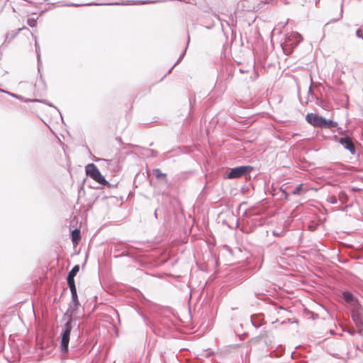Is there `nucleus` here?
Returning a JSON list of instances; mask_svg holds the SVG:
<instances>
[{
	"label": "nucleus",
	"instance_id": "obj_6",
	"mask_svg": "<svg viewBox=\"0 0 363 363\" xmlns=\"http://www.w3.org/2000/svg\"><path fill=\"white\" fill-rule=\"evenodd\" d=\"M303 40L302 35L297 32H292L286 35V46H290L291 48H294Z\"/></svg>",
	"mask_w": 363,
	"mask_h": 363
},
{
	"label": "nucleus",
	"instance_id": "obj_12",
	"mask_svg": "<svg viewBox=\"0 0 363 363\" xmlns=\"http://www.w3.org/2000/svg\"><path fill=\"white\" fill-rule=\"evenodd\" d=\"M153 174L155 176L156 178L157 179H163L165 182H167V175L166 174L164 173H162L160 169L158 168H156L155 169H153Z\"/></svg>",
	"mask_w": 363,
	"mask_h": 363
},
{
	"label": "nucleus",
	"instance_id": "obj_22",
	"mask_svg": "<svg viewBox=\"0 0 363 363\" xmlns=\"http://www.w3.org/2000/svg\"><path fill=\"white\" fill-rule=\"evenodd\" d=\"M27 23L30 27H35L36 24H37L36 19H35V18H28L27 20Z\"/></svg>",
	"mask_w": 363,
	"mask_h": 363
},
{
	"label": "nucleus",
	"instance_id": "obj_25",
	"mask_svg": "<svg viewBox=\"0 0 363 363\" xmlns=\"http://www.w3.org/2000/svg\"><path fill=\"white\" fill-rule=\"evenodd\" d=\"M343 4L342 3L341 4V9H340V14H339V17H337V18L334 19V21H339L342 17V13H343Z\"/></svg>",
	"mask_w": 363,
	"mask_h": 363
},
{
	"label": "nucleus",
	"instance_id": "obj_18",
	"mask_svg": "<svg viewBox=\"0 0 363 363\" xmlns=\"http://www.w3.org/2000/svg\"><path fill=\"white\" fill-rule=\"evenodd\" d=\"M0 91H1V92H3V93H5V94H7L10 95L11 96L14 97V98H16V99H21H21H23V97H22L21 96H19V95H17V94H13V93L9 92V91H5V90H4V89H0Z\"/></svg>",
	"mask_w": 363,
	"mask_h": 363
},
{
	"label": "nucleus",
	"instance_id": "obj_2",
	"mask_svg": "<svg viewBox=\"0 0 363 363\" xmlns=\"http://www.w3.org/2000/svg\"><path fill=\"white\" fill-rule=\"evenodd\" d=\"M69 319L65 324L60 335V351L63 354L69 352V342L70 340V333L73 328L74 316H68Z\"/></svg>",
	"mask_w": 363,
	"mask_h": 363
},
{
	"label": "nucleus",
	"instance_id": "obj_29",
	"mask_svg": "<svg viewBox=\"0 0 363 363\" xmlns=\"http://www.w3.org/2000/svg\"><path fill=\"white\" fill-rule=\"evenodd\" d=\"M308 94L310 95H313V92H312V89H311V87L310 86L309 89H308Z\"/></svg>",
	"mask_w": 363,
	"mask_h": 363
},
{
	"label": "nucleus",
	"instance_id": "obj_24",
	"mask_svg": "<svg viewBox=\"0 0 363 363\" xmlns=\"http://www.w3.org/2000/svg\"><path fill=\"white\" fill-rule=\"evenodd\" d=\"M327 201L330 203L335 204L337 203V199L335 196H330L328 198Z\"/></svg>",
	"mask_w": 363,
	"mask_h": 363
},
{
	"label": "nucleus",
	"instance_id": "obj_30",
	"mask_svg": "<svg viewBox=\"0 0 363 363\" xmlns=\"http://www.w3.org/2000/svg\"><path fill=\"white\" fill-rule=\"evenodd\" d=\"M116 140H118L120 143H122V140H121V138L117 137V138H116Z\"/></svg>",
	"mask_w": 363,
	"mask_h": 363
},
{
	"label": "nucleus",
	"instance_id": "obj_21",
	"mask_svg": "<svg viewBox=\"0 0 363 363\" xmlns=\"http://www.w3.org/2000/svg\"><path fill=\"white\" fill-rule=\"evenodd\" d=\"M302 190V184L298 185L294 189V191H292V194L294 195H298L301 193Z\"/></svg>",
	"mask_w": 363,
	"mask_h": 363
},
{
	"label": "nucleus",
	"instance_id": "obj_26",
	"mask_svg": "<svg viewBox=\"0 0 363 363\" xmlns=\"http://www.w3.org/2000/svg\"><path fill=\"white\" fill-rule=\"evenodd\" d=\"M356 35H357V37L362 38L363 39V36L360 34V30H357L356 31Z\"/></svg>",
	"mask_w": 363,
	"mask_h": 363
},
{
	"label": "nucleus",
	"instance_id": "obj_13",
	"mask_svg": "<svg viewBox=\"0 0 363 363\" xmlns=\"http://www.w3.org/2000/svg\"><path fill=\"white\" fill-rule=\"evenodd\" d=\"M67 283L69 287L70 291L77 290L74 282V277L67 275Z\"/></svg>",
	"mask_w": 363,
	"mask_h": 363
},
{
	"label": "nucleus",
	"instance_id": "obj_34",
	"mask_svg": "<svg viewBox=\"0 0 363 363\" xmlns=\"http://www.w3.org/2000/svg\"><path fill=\"white\" fill-rule=\"evenodd\" d=\"M25 1H28V2H30V3L31 2V1H30V0H25Z\"/></svg>",
	"mask_w": 363,
	"mask_h": 363
},
{
	"label": "nucleus",
	"instance_id": "obj_4",
	"mask_svg": "<svg viewBox=\"0 0 363 363\" xmlns=\"http://www.w3.org/2000/svg\"><path fill=\"white\" fill-rule=\"evenodd\" d=\"M253 169L250 165L239 166L232 168L228 174V179L239 178L249 174Z\"/></svg>",
	"mask_w": 363,
	"mask_h": 363
},
{
	"label": "nucleus",
	"instance_id": "obj_14",
	"mask_svg": "<svg viewBox=\"0 0 363 363\" xmlns=\"http://www.w3.org/2000/svg\"><path fill=\"white\" fill-rule=\"evenodd\" d=\"M72 240L74 243H77L80 240V230L74 229L72 231Z\"/></svg>",
	"mask_w": 363,
	"mask_h": 363
},
{
	"label": "nucleus",
	"instance_id": "obj_16",
	"mask_svg": "<svg viewBox=\"0 0 363 363\" xmlns=\"http://www.w3.org/2000/svg\"><path fill=\"white\" fill-rule=\"evenodd\" d=\"M79 265H75V266H74L72 267V269L68 273L67 275H69L70 277H74L77 275V274L79 272Z\"/></svg>",
	"mask_w": 363,
	"mask_h": 363
},
{
	"label": "nucleus",
	"instance_id": "obj_19",
	"mask_svg": "<svg viewBox=\"0 0 363 363\" xmlns=\"http://www.w3.org/2000/svg\"><path fill=\"white\" fill-rule=\"evenodd\" d=\"M250 321L252 325L256 328H259L262 324L261 321L256 320L255 318H254L252 316L251 317Z\"/></svg>",
	"mask_w": 363,
	"mask_h": 363
},
{
	"label": "nucleus",
	"instance_id": "obj_5",
	"mask_svg": "<svg viewBox=\"0 0 363 363\" xmlns=\"http://www.w3.org/2000/svg\"><path fill=\"white\" fill-rule=\"evenodd\" d=\"M70 292L72 295V301L69 304V308L64 314V317L74 316L79 306L77 290L72 291Z\"/></svg>",
	"mask_w": 363,
	"mask_h": 363
},
{
	"label": "nucleus",
	"instance_id": "obj_28",
	"mask_svg": "<svg viewBox=\"0 0 363 363\" xmlns=\"http://www.w3.org/2000/svg\"><path fill=\"white\" fill-rule=\"evenodd\" d=\"M160 1H143V4H150V3H157V2H159Z\"/></svg>",
	"mask_w": 363,
	"mask_h": 363
},
{
	"label": "nucleus",
	"instance_id": "obj_3",
	"mask_svg": "<svg viewBox=\"0 0 363 363\" xmlns=\"http://www.w3.org/2000/svg\"><path fill=\"white\" fill-rule=\"evenodd\" d=\"M85 171L88 176L99 184L102 185L108 184V182L105 179L104 177L101 175L100 171L94 164L91 163L87 164L85 167Z\"/></svg>",
	"mask_w": 363,
	"mask_h": 363
},
{
	"label": "nucleus",
	"instance_id": "obj_31",
	"mask_svg": "<svg viewBox=\"0 0 363 363\" xmlns=\"http://www.w3.org/2000/svg\"><path fill=\"white\" fill-rule=\"evenodd\" d=\"M189 41H190V38H189V35L188 36V40H187V45L189 43Z\"/></svg>",
	"mask_w": 363,
	"mask_h": 363
},
{
	"label": "nucleus",
	"instance_id": "obj_1",
	"mask_svg": "<svg viewBox=\"0 0 363 363\" xmlns=\"http://www.w3.org/2000/svg\"><path fill=\"white\" fill-rule=\"evenodd\" d=\"M245 3H248L246 0L240 1L238 3L237 8L233 15H231V23H227L228 26H236L240 23L242 26H250L255 21V16L253 11V7L246 6Z\"/></svg>",
	"mask_w": 363,
	"mask_h": 363
},
{
	"label": "nucleus",
	"instance_id": "obj_20",
	"mask_svg": "<svg viewBox=\"0 0 363 363\" xmlns=\"http://www.w3.org/2000/svg\"><path fill=\"white\" fill-rule=\"evenodd\" d=\"M128 5L129 2L110 3V4H89V5Z\"/></svg>",
	"mask_w": 363,
	"mask_h": 363
},
{
	"label": "nucleus",
	"instance_id": "obj_15",
	"mask_svg": "<svg viewBox=\"0 0 363 363\" xmlns=\"http://www.w3.org/2000/svg\"><path fill=\"white\" fill-rule=\"evenodd\" d=\"M16 35V34H11L10 36L9 34H7L4 42L0 46V49H4V48H6L11 42V40L15 38Z\"/></svg>",
	"mask_w": 363,
	"mask_h": 363
},
{
	"label": "nucleus",
	"instance_id": "obj_33",
	"mask_svg": "<svg viewBox=\"0 0 363 363\" xmlns=\"http://www.w3.org/2000/svg\"><path fill=\"white\" fill-rule=\"evenodd\" d=\"M154 215H155V218H157V210H155Z\"/></svg>",
	"mask_w": 363,
	"mask_h": 363
},
{
	"label": "nucleus",
	"instance_id": "obj_10",
	"mask_svg": "<svg viewBox=\"0 0 363 363\" xmlns=\"http://www.w3.org/2000/svg\"><path fill=\"white\" fill-rule=\"evenodd\" d=\"M342 297L347 303H351L354 306V307L359 305L357 301L355 299L352 294L348 291H343L342 294Z\"/></svg>",
	"mask_w": 363,
	"mask_h": 363
},
{
	"label": "nucleus",
	"instance_id": "obj_35",
	"mask_svg": "<svg viewBox=\"0 0 363 363\" xmlns=\"http://www.w3.org/2000/svg\"><path fill=\"white\" fill-rule=\"evenodd\" d=\"M216 16L218 18V19L219 21H220V18H219V17H218V16Z\"/></svg>",
	"mask_w": 363,
	"mask_h": 363
},
{
	"label": "nucleus",
	"instance_id": "obj_8",
	"mask_svg": "<svg viewBox=\"0 0 363 363\" xmlns=\"http://www.w3.org/2000/svg\"><path fill=\"white\" fill-rule=\"evenodd\" d=\"M306 121L314 127H320L322 128L323 117L316 114L310 113H308L306 116Z\"/></svg>",
	"mask_w": 363,
	"mask_h": 363
},
{
	"label": "nucleus",
	"instance_id": "obj_17",
	"mask_svg": "<svg viewBox=\"0 0 363 363\" xmlns=\"http://www.w3.org/2000/svg\"><path fill=\"white\" fill-rule=\"evenodd\" d=\"M35 38V52L37 53L38 60H40V46L38 43L37 37H34Z\"/></svg>",
	"mask_w": 363,
	"mask_h": 363
},
{
	"label": "nucleus",
	"instance_id": "obj_7",
	"mask_svg": "<svg viewBox=\"0 0 363 363\" xmlns=\"http://www.w3.org/2000/svg\"><path fill=\"white\" fill-rule=\"evenodd\" d=\"M352 318L356 326L360 329H363V312L360 308L359 306H357L354 307V310L352 312Z\"/></svg>",
	"mask_w": 363,
	"mask_h": 363
},
{
	"label": "nucleus",
	"instance_id": "obj_32",
	"mask_svg": "<svg viewBox=\"0 0 363 363\" xmlns=\"http://www.w3.org/2000/svg\"><path fill=\"white\" fill-rule=\"evenodd\" d=\"M122 255H128V254H127V253H124V252H123V253H122V255H118V257H120V256H122Z\"/></svg>",
	"mask_w": 363,
	"mask_h": 363
},
{
	"label": "nucleus",
	"instance_id": "obj_23",
	"mask_svg": "<svg viewBox=\"0 0 363 363\" xmlns=\"http://www.w3.org/2000/svg\"><path fill=\"white\" fill-rule=\"evenodd\" d=\"M186 48L184 50V51L181 54L177 61L174 63V65L170 68L169 73L172 70V69L179 62V61L182 59V57L184 56L186 53Z\"/></svg>",
	"mask_w": 363,
	"mask_h": 363
},
{
	"label": "nucleus",
	"instance_id": "obj_27",
	"mask_svg": "<svg viewBox=\"0 0 363 363\" xmlns=\"http://www.w3.org/2000/svg\"><path fill=\"white\" fill-rule=\"evenodd\" d=\"M283 194H284V197L286 199H288V197H289V194L285 191V190H283L282 191Z\"/></svg>",
	"mask_w": 363,
	"mask_h": 363
},
{
	"label": "nucleus",
	"instance_id": "obj_11",
	"mask_svg": "<svg viewBox=\"0 0 363 363\" xmlns=\"http://www.w3.org/2000/svg\"><path fill=\"white\" fill-rule=\"evenodd\" d=\"M337 126V123L332 120H328L323 118V126L324 128H333Z\"/></svg>",
	"mask_w": 363,
	"mask_h": 363
},
{
	"label": "nucleus",
	"instance_id": "obj_9",
	"mask_svg": "<svg viewBox=\"0 0 363 363\" xmlns=\"http://www.w3.org/2000/svg\"><path fill=\"white\" fill-rule=\"evenodd\" d=\"M339 143L341 144L344 148L347 150L352 155H354L356 153V148L354 143L349 136L345 135L344 137H341L339 139Z\"/></svg>",
	"mask_w": 363,
	"mask_h": 363
}]
</instances>
